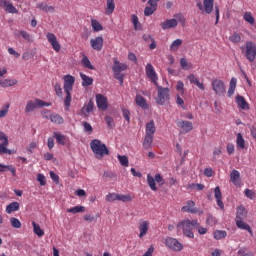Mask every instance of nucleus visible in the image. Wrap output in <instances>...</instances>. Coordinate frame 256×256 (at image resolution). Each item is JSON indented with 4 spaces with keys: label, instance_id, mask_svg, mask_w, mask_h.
Here are the masks:
<instances>
[{
    "label": "nucleus",
    "instance_id": "f257e3e1",
    "mask_svg": "<svg viewBox=\"0 0 256 256\" xmlns=\"http://www.w3.org/2000/svg\"><path fill=\"white\" fill-rule=\"evenodd\" d=\"M198 225H199V222L197 220L185 219L178 222L176 227L178 231H182L185 237H188L189 239H193L195 237L193 230L195 229V227H198Z\"/></svg>",
    "mask_w": 256,
    "mask_h": 256
},
{
    "label": "nucleus",
    "instance_id": "f03ea898",
    "mask_svg": "<svg viewBox=\"0 0 256 256\" xmlns=\"http://www.w3.org/2000/svg\"><path fill=\"white\" fill-rule=\"evenodd\" d=\"M63 81V89L64 93H66L64 105L66 107V111H69V108L71 107V91H73V86L75 85V77L67 74L63 76Z\"/></svg>",
    "mask_w": 256,
    "mask_h": 256
},
{
    "label": "nucleus",
    "instance_id": "7ed1b4c3",
    "mask_svg": "<svg viewBox=\"0 0 256 256\" xmlns=\"http://www.w3.org/2000/svg\"><path fill=\"white\" fill-rule=\"evenodd\" d=\"M90 148L92 149V153H94L96 159H103L105 155H109V148L107 145L103 144L101 140L94 139L90 142Z\"/></svg>",
    "mask_w": 256,
    "mask_h": 256
},
{
    "label": "nucleus",
    "instance_id": "20e7f679",
    "mask_svg": "<svg viewBox=\"0 0 256 256\" xmlns=\"http://www.w3.org/2000/svg\"><path fill=\"white\" fill-rule=\"evenodd\" d=\"M179 23L182 25V27H185L186 19L183 14H175L174 18L161 22L160 27L163 29V31H167L169 29H175Z\"/></svg>",
    "mask_w": 256,
    "mask_h": 256
},
{
    "label": "nucleus",
    "instance_id": "39448f33",
    "mask_svg": "<svg viewBox=\"0 0 256 256\" xmlns=\"http://www.w3.org/2000/svg\"><path fill=\"white\" fill-rule=\"evenodd\" d=\"M156 87L158 91V96L156 98L157 105H166V103H169L171 99V90L169 88L159 86V84H157Z\"/></svg>",
    "mask_w": 256,
    "mask_h": 256
},
{
    "label": "nucleus",
    "instance_id": "423d86ee",
    "mask_svg": "<svg viewBox=\"0 0 256 256\" xmlns=\"http://www.w3.org/2000/svg\"><path fill=\"white\" fill-rule=\"evenodd\" d=\"M41 107H51V103L41 99L29 100L25 106V113H31L35 111V109H41Z\"/></svg>",
    "mask_w": 256,
    "mask_h": 256
},
{
    "label": "nucleus",
    "instance_id": "0eeeda50",
    "mask_svg": "<svg viewBox=\"0 0 256 256\" xmlns=\"http://www.w3.org/2000/svg\"><path fill=\"white\" fill-rule=\"evenodd\" d=\"M196 7L199 9L200 13H205L206 15H211L213 13V7H215V0H197Z\"/></svg>",
    "mask_w": 256,
    "mask_h": 256
},
{
    "label": "nucleus",
    "instance_id": "6e6552de",
    "mask_svg": "<svg viewBox=\"0 0 256 256\" xmlns=\"http://www.w3.org/2000/svg\"><path fill=\"white\" fill-rule=\"evenodd\" d=\"M115 79L120 81V85H123V71H127V64L121 63L118 60H114V65L112 67Z\"/></svg>",
    "mask_w": 256,
    "mask_h": 256
},
{
    "label": "nucleus",
    "instance_id": "1a4fd4ad",
    "mask_svg": "<svg viewBox=\"0 0 256 256\" xmlns=\"http://www.w3.org/2000/svg\"><path fill=\"white\" fill-rule=\"evenodd\" d=\"M243 53L250 63L255 61L256 57V43L253 41H247L245 47H242Z\"/></svg>",
    "mask_w": 256,
    "mask_h": 256
},
{
    "label": "nucleus",
    "instance_id": "9d476101",
    "mask_svg": "<svg viewBox=\"0 0 256 256\" xmlns=\"http://www.w3.org/2000/svg\"><path fill=\"white\" fill-rule=\"evenodd\" d=\"M211 85H212V91H214V93L216 95H218L219 97H223V95H225V93H227V89L225 87V82H223V80H221L219 78H214L211 81Z\"/></svg>",
    "mask_w": 256,
    "mask_h": 256
},
{
    "label": "nucleus",
    "instance_id": "9b49d317",
    "mask_svg": "<svg viewBox=\"0 0 256 256\" xmlns=\"http://www.w3.org/2000/svg\"><path fill=\"white\" fill-rule=\"evenodd\" d=\"M0 155H13V151L8 149L9 147V137L5 132H0Z\"/></svg>",
    "mask_w": 256,
    "mask_h": 256
},
{
    "label": "nucleus",
    "instance_id": "f8f14e48",
    "mask_svg": "<svg viewBox=\"0 0 256 256\" xmlns=\"http://www.w3.org/2000/svg\"><path fill=\"white\" fill-rule=\"evenodd\" d=\"M151 227V222L149 220L140 219L138 222V237L139 239H143L149 233V229Z\"/></svg>",
    "mask_w": 256,
    "mask_h": 256
},
{
    "label": "nucleus",
    "instance_id": "ddd939ff",
    "mask_svg": "<svg viewBox=\"0 0 256 256\" xmlns=\"http://www.w3.org/2000/svg\"><path fill=\"white\" fill-rule=\"evenodd\" d=\"M165 245L172 251H182L183 250V244H181L179 240H177L173 237H167L165 239Z\"/></svg>",
    "mask_w": 256,
    "mask_h": 256
},
{
    "label": "nucleus",
    "instance_id": "4468645a",
    "mask_svg": "<svg viewBox=\"0 0 256 256\" xmlns=\"http://www.w3.org/2000/svg\"><path fill=\"white\" fill-rule=\"evenodd\" d=\"M182 213H193L197 215H203V210L195 207V202L188 200L186 205L181 208Z\"/></svg>",
    "mask_w": 256,
    "mask_h": 256
},
{
    "label": "nucleus",
    "instance_id": "2eb2a0df",
    "mask_svg": "<svg viewBox=\"0 0 256 256\" xmlns=\"http://www.w3.org/2000/svg\"><path fill=\"white\" fill-rule=\"evenodd\" d=\"M145 73L149 80L154 83V85H159L157 81H159V77L157 76V72L155 71V67H153L150 63L145 67Z\"/></svg>",
    "mask_w": 256,
    "mask_h": 256
},
{
    "label": "nucleus",
    "instance_id": "dca6fc26",
    "mask_svg": "<svg viewBox=\"0 0 256 256\" xmlns=\"http://www.w3.org/2000/svg\"><path fill=\"white\" fill-rule=\"evenodd\" d=\"M46 38L48 43H50V45L54 49V51H56V53H59V51H61V44H59V41L57 40V36H55V34L51 32H48L46 34Z\"/></svg>",
    "mask_w": 256,
    "mask_h": 256
},
{
    "label": "nucleus",
    "instance_id": "f3484780",
    "mask_svg": "<svg viewBox=\"0 0 256 256\" xmlns=\"http://www.w3.org/2000/svg\"><path fill=\"white\" fill-rule=\"evenodd\" d=\"M96 103L98 109H100L101 111H107L109 103L107 102V97L103 96V94L96 95Z\"/></svg>",
    "mask_w": 256,
    "mask_h": 256
},
{
    "label": "nucleus",
    "instance_id": "a211bd4d",
    "mask_svg": "<svg viewBox=\"0 0 256 256\" xmlns=\"http://www.w3.org/2000/svg\"><path fill=\"white\" fill-rule=\"evenodd\" d=\"M157 3H159V0H149L148 1V4L150 6H147L144 9L145 17H151V15H153V13H155L157 11Z\"/></svg>",
    "mask_w": 256,
    "mask_h": 256
},
{
    "label": "nucleus",
    "instance_id": "6ab92c4d",
    "mask_svg": "<svg viewBox=\"0 0 256 256\" xmlns=\"http://www.w3.org/2000/svg\"><path fill=\"white\" fill-rule=\"evenodd\" d=\"M177 127L182 130V133H189L193 131V123L191 121L179 120Z\"/></svg>",
    "mask_w": 256,
    "mask_h": 256
},
{
    "label": "nucleus",
    "instance_id": "aec40b11",
    "mask_svg": "<svg viewBox=\"0 0 256 256\" xmlns=\"http://www.w3.org/2000/svg\"><path fill=\"white\" fill-rule=\"evenodd\" d=\"M90 45L94 51H101L103 49V37L98 36L90 40Z\"/></svg>",
    "mask_w": 256,
    "mask_h": 256
},
{
    "label": "nucleus",
    "instance_id": "412c9836",
    "mask_svg": "<svg viewBox=\"0 0 256 256\" xmlns=\"http://www.w3.org/2000/svg\"><path fill=\"white\" fill-rule=\"evenodd\" d=\"M188 79H189L190 83H191L192 85H196V87H198V89H200V91H205V84H204L203 82H201V81L199 80V78H197V77L195 76V74H190V75L188 76Z\"/></svg>",
    "mask_w": 256,
    "mask_h": 256
},
{
    "label": "nucleus",
    "instance_id": "4be33fe9",
    "mask_svg": "<svg viewBox=\"0 0 256 256\" xmlns=\"http://www.w3.org/2000/svg\"><path fill=\"white\" fill-rule=\"evenodd\" d=\"M53 137L56 139V143H58V145H67L69 143V138L61 134V132H54Z\"/></svg>",
    "mask_w": 256,
    "mask_h": 256
},
{
    "label": "nucleus",
    "instance_id": "5701e85b",
    "mask_svg": "<svg viewBox=\"0 0 256 256\" xmlns=\"http://www.w3.org/2000/svg\"><path fill=\"white\" fill-rule=\"evenodd\" d=\"M230 181L233 185H241V173L238 170H232L230 173Z\"/></svg>",
    "mask_w": 256,
    "mask_h": 256
},
{
    "label": "nucleus",
    "instance_id": "b1692460",
    "mask_svg": "<svg viewBox=\"0 0 256 256\" xmlns=\"http://www.w3.org/2000/svg\"><path fill=\"white\" fill-rule=\"evenodd\" d=\"M214 197L217 201V205L218 207H220V209H224L225 208V205L223 204V195L221 194V188H219V186H217L215 189H214Z\"/></svg>",
    "mask_w": 256,
    "mask_h": 256
},
{
    "label": "nucleus",
    "instance_id": "393cba45",
    "mask_svg": "<svg viewBox=\"0 0 256 256\" xmlns=\"http://www.w3.org/2000/svg\"><path fill=\"white\" fill-rule=\"evenodd\" d=\"M135 103L138 107H141V109H147L148 107L147 100L141 94L136 95Z\"/></svg>",
    "mask_w": 256,
    "mask_h": 256
},
{
    "label": "nucleus",
    "instance_id": "a878e982",
    "mask_svg": "<svg viewBox=\"0 0 256 256\" xmlns=\"http://www.w3.org/2000/svg\"><path fill=\"white\" fill-rule=\"evenodd\" d=\"M236 227H238V229L248 231V233H250V235H253V231L251 230V226H249V224H247L243 220H236Z\"/></svg>",
    "mask_w": 256,
    "mask_h": 256
},
{
    "label": "nucleus",
    "instance_id": "bb28decb",
    "mask_svg": "<svg viewBox=\"0 0 256 256\" xmlns=\"http://www.w3.org/2000/svg\"><path fill=\"white\" fill-rule=\"evenodd\" d=\"M247 217L245 207L239 206L236 211V221H243Z\"/></svg>",
    "mask_w": 256,
    "mask_h": 256
},
{
    "label": "nucleus",
    "instance_id": "cd10ccee",
    "mask_svg": "<svg viewBox=\"0 0 256 256\" xmlns=\"http://www.w3.org/2000/svg\"><path fill=\"white\" fill-rule=\"evenodd\" d=\"M236 103L238 107H240V109H243L244 111H247L249 109V104L243 96H237Z\"/></svg>",
    "mask_w": 256,
    "mask_h": 256
},
{
    "label": "nucleus",
    "instance_id": "c85d7f7f",
    "mask_svg": "<svg viewBox=\"0 0 256 256\" xmlns=\"http://www.w3.org/2000/svg\"><path fill=\"white\" fill-rule=\"evenodd\" d=\"M50 121L51 123H55V125H63L65 123L63 117H61V115L57 113H52V115L50 116Z\"/></svg>",
    "mask_w": 256,
    "mask_h": 256
},
{
    "label": "nucleus",
    "instance_id": "c756f323",
    "mask_svg": "<svg viewBox=\"0 0 256 256\" xmlns=\"http://www.w3.org/2000/svg\"><path fill=\"white\" fill-rule=\"evenodd\" d=\"M235 89H237V78L233 77L230 80L229 89H228V97H233L235 93Z\"/></svg>",
    "mask_w": 256,
    "mask_h": 256
},
{
    "label": "nucleus",
    "instance_id": "7c9ffc66",
    "mask_svg": "<svg viewBox=\"0 0 256 256\" xmlns=\"http://www.w3.org/2000/svg\"><path fill=\"white\" fill-rule=\"evenodd\" d=\"M155 131H157V129L155 128V122L153 120H151L150 122H148L146 124V131H145L146 134L145 135L154 136Z\"/></svg>",
    "mask_w": 256,
    "mask_h": 256
},
{
    "label": "nucleus",
    "instance_id": "2f4dec72",
    "mask_svg": "<svg viewBox=\"0 0 256 256\" xmlns=\"http://www.w3.org/2000/svg\"><path fill=\"white\" fill-rule=\"evenodd\" d=\"M19 202H12L6 207V213L11 215V213H15V211H19Z\"/></svg>",
    "mask_w": 256,
    "mask_h": 256
},
{
    "label": "nucleus",
    "instance_id": "473e14b6",
    "mask_svg": "<svg viewBox=\"0 0 256 256\" xmlns=\"http://www.w3.org/2000/svg\"><path fill=\"white\" fill-rule=\"evenodd\" d=\"M80 77L82 79L83 87H89V85H93V78H91L83 73H80Z\"/></svg>",
    "mask_w": 256,
    "mask_h": 256
},
{
    "label": "nucleus",
    "instance_id": "72a5a7b5",
    "mask_svg": "<svg viewBox=\"0 0 256 256\" xmlns=\"http://www.w3.org/2000/svg\"><path fill=\"white\" fill-rule=\"evenodd\" d=\"M10 171V173H12L13 177H15V175L17 174V170L15 169L14 166H7V165H3L0 164V173H5V171Z\"/></svg>",
    "mask_w": 256,
    "mask_h": 256
},
{
    "label": "nucleus",
    "instance_id": "f704fd0d",
    "mask_svg": "<svg viewBox=\"0 0 256 256\" xmlns=\"http://www.w3.org/2000/svg\"><path fill=\"white\" fill-rule=\"evenodd\" d=\"M17 85L16 79H4L0 82V87H13Z\"/></svg>",
    "mask_w": 256,
    "mask_h": 256
},
{
    "label": "nucleus",
    "instance_id": "c9c22d12",
    "mask_svg": "<svg viewBox=\"0 0 256 256\" xmlns=\"http://www.w3.org/2000/svg\"><path fill=\"white\" fill-rule=\"evenodd\" d=\"M32 227L37 237H43V235H45V231H43V229H41V226H39V224H36L35 221L32 222Z\"/></svg>",
    "mask_w": 256,
    "mask_h": 256
},
{
    "label": "nucleus",
    "instance_id": "e433bc0d",
    "mask_svg": "<svg viewBox=\"0 0 256 256\" xmlns=\"http://www.w3.org/2000/svg\"><path fill=\"white\" fill-rule=\"evenodd\" d=\"M93 101H89L87 104H85L82 108V113H84V115L87 117V115H89V113L93 112Z\"/></svg>",
    "mask_w": 256,
    "mask_h": 256
},
{
    "label": "nucleus",
    "instance_id": "4c0bfd02",
    "mask_svg": "<svg viewBox=\"0 0 256 256\" xmlns=\"http://www.w3.org/2000/svg\"><path fill=\"white\" fill-rule=\"evenodd\" d=\"M155 178L151 174L147 175V184L152 191H157V184L155 183Z\"/></svg>",
    "mask_w": 256,
    "mask_h": 256
},
{
    "label": "nucleus",
    "instance_id": "58836bf2",
    "mask_svg": "<svg viewBox=\"0 0 256 256\" xmlns=\"http://www.w3.org/2000/svg\"><path fill=\"white\" fill-rule=\"evenodd\" d=\"M236 145L238 149H245V139L241 133L237 134Z\"/></svg>",
    "mask_w": 256,
    "mask_h": 256
},
{
    "label": "nucleus",
    "instance_id": "ea45409f",
    "mask_svg": "<svg viewBox=\"0 0 256 256\" xmlns=\"http://www.w3.org/2000/svg\"><path fill=\"white\" fill-rule=\"evenodd\" d=\"M183 45V40L181 39H176L172 42V44L170 45V51H172L173 53H175V51L179 50V47Z\"/></svg>",
    "mask_w": 256,
    "mask_h": 256
},
{
    "label": "nucleus",
    "instance_id": "a19ab883",
    "mask_svg": "<svg viewBox=\"0 0 256 256\" xmlns=\"http://www.w3.org/2000/svg\"><path fill=\"white\" fill-rule=\"evenodd\" d=\"M243 19L246 23H249V25H255V17H253L251 12H245Z\"/></svg>",
    "mask_w": 256,
    "mask_h": 256
},
{
    "label": "nucleus",
    "instance_id": "79ce46f5",
    "mask_svg": "<svg viewBox=\"0 0 256 256\" xmlns=\"http://www.w3.org/2000/svg\"><path fill=\"white\" fill-rule=\"evenodd\" d=\"M153 137L151 135L145 134L144 142H143V147L145 149H150L152 143H153Z\"/></svg>",
    "mask_w": 256,
    "mask_h": 256
},
{
    "label": "nucleus",
    "instance_id": "37998d69",
    "mask_svg": "<svg viewBox=\"0 0 256 256\" xmlns=\"http://www.w3.org/2000/svg\"><path fill=\"white\" fill-rule=\"evenodd\" d=\"M213 235H214V239L219 241V240L225 239V237H227V231H225V230H216V231H214Z\"/></svg>",
    "mask_w": 256,
    "mask_h": 256
},
{
    "label": "nucleus",
    "instance_id": "c03bdc74",
    "mask_svg": "<svg viewBox=\"0 0 256 256\" xmlns=\"http://www.w3.org/2000/svg\"><path fill=\"white\" fill-rule=\"evenodd\" d=\"M67 213H73L74 215L77 213H85V207L84 206H75L72 208H68Z\"/></svg>",
    "mask_w": 256,
    "mask_h": 256
},
{
    "label": "nucleus",
    "instance_id": "a18cd8bd",
    "mask_svg": "<svg viewBox=\"0 0 256 256\" xmlns=\"http://www.w3.org/2000/svg\"><path fill=\"white\" fill-rule=\"evenodd\" d=\"M91 27L96 33H98V31H103V25H101V23L95 19L91 20Z\"/></svg>",
    "mask_w": 256,
    "mask_h": 256
},
{
    "label": "nucleus",
    "instance_id": "49530a36",
    "mask_svg": "<svg viewBox=\"0 0 256 256\" xmlns=\"http://www.w3.org/2000/svg\"><path fill=\"white\" fill-rule=\"evenodd\" d=\"M107 1V8H106V15H111L115 11V1L113 0H106Z\"/></svg>",
    "mask_w": 256,
    "mask_h": 256
},
{
    "label": "nucleus",
    "instance_id": "de8ad7c7",
    "mask_svg": "<svg viewBox=\"0 0 256 256\" xmlns=\"http://www.w3.org/2000/svg\"><path fill=\"white\" fill-rule=\"evenodd\" d=\"M180 65L182 69H184L185 71H189V69H193V64L188 63L187 59L185 58H181Z\"/></svg>",
    "mask_w": 256,
    "mask_h": 256
},
{
    "label": "nucleus",
    "instance_id": "09e8293b",
    "mask_svg": "<svg viewBox=\"0 0 256 256\" xmlns=\"http://www.w3.org/2000/svg\"><path fill=\"white\" fill-rule=\"evenodd\" d=\"M9 107H11L9 103H5V105L2 106L0 110V119H3V117H7V113H9Z\"/></svg>",
    "mask_w": 256,
    "mask_h": 256
},
{
    "label": "nucleus",
    "instance_id": "8fccbe9b",
    "mask_svg": "<svg viewBox=\"0 0 256 256\" xmlns=\"http://www.w3.org/2000/svg\"><path fill=\"white\" fill-rule=\"evenodd\" d=\"M81 63L82 65H84V67H86V69H95V67L91 64V61L87 56H83Z\"/></svg>",
    "mask_w": 256,
    "mask_h": 256
},
{
    "label": "nucleus",
    "instance_id": "3c124183",
    "mask_svg": "<svg viewBox=\"0 0 256 256\" xmlns=\"http://www.w3.org/2000/svg\"><path fill=\"white\" fill-rule=\"evenodd\" d=\"M117 158L122 167H129V158L127 156L118 155Z\"/></svg>",
    "mask_w": 256,
    "mask_h": 256
},
{
    "label": "nucleus",
    "instance_id": "603ef678",
    "mask_svg": "<svg viewBox=\"0 0 256 256\" xmlns=\"http://www.w3.org/2000/svg\"><path fill=\"white\" fill-rule=\"evenodd\" d=\"M10 224L13 229H21V221L15 217L10 218Z\"/></svg>",
    "mask_w": 256,
    "mask_h": 256
},
{
    "label": "nucleus",
    "instance_id": "864d4df0",
    "mask_svg": "<svg viewBox=\"0 0 256 256\" xmlns=\"http://www.w3.org/2000/svg\"><path fill=\"white\" fill-rule=\"evenodd\" d=\"M106 201L108 203H113V201H119V194H117V193H109L106 196Z\"/></svg>",
    "mask_w": 256,
    "mask_h": 256
},
{
    "label": "nucleus",
    "instance_id": "5fc2aeb1",
    "mask_svg": "<svg viewBox=\"0 0 256 256\" xmlns=\"http://www.w3.org/2000/svg\"><path fill=\"white\" fill-rule=\"evenodd\" d=\"M206 225H210V227H214V225H217V218L213 217V215L208 214L206 219Z\"/></svg>",
    "mask_w": 256,
    "mask_h": 256
},
{
    "label": "nucleus",
    "instance_id": "6e6d98bb",
    "mask_svg": "<svg viewBox=\"0 0 256 256\" xmlns=\"http://www.w3.org/2000/svg\"><path fill=\"white\" fill-rule=\"evenodd\" d=\"M176 90L180 95H185V84L183 81L179 80L176 85Z\"/></svg>",
    "mask_w": 256,
    "mask_h": 256
},
{
    "label": "nucleus",
    "instance_id": "4d7b16f0",
    "mask_svg": "<svg viewBox=\"0 0 256 256\" xmlns=\"http://www.w3.org/2000/svg\"><path fill=\"white\" fill-rule=\"evenodd\" d=\"M118 201H122L123 203H127L129 201H133V197L130 196V194H118Z\"/></svg>",
    "mask_w": 256,
    "mask_h": 256
},
{
    "label": "nucleus",
    "instance_id": "13d9d810",
    "mask_svg": "<svg viewBox=\"0 0 256 256\" xmlns=\"http://www.w3.org/2000/svg\"><path fill=\"white\" fill-rule=\"evenodd\" d=\"M131 21L134 25V29L137 31V29L141 27V24L139 23V18L137 17V15L133 14L131 16Z\"/></svg>",
    "mask_w": 256,
    "mask_h": 256
},
{
    "label": "nucleus",
    "instance_id": "bf43d9fd",
    "mask_svg": "<svg viewBox=\"0 0 256 256\" xmlns=\"http://www.w3.org/2000/svg\"><path fill=\"white\" fill-rule=\"evenodd\" d=\"M229 40L232 43H241V35L239 33L235 32L233 35L229 37Z\"/></svg>",
    "mask_w": 256,
    "mask_h": 256
},
{
    "label": "nucleus",
    "instance_id": "052dcab7",
    "mask_svg": "<svg viewBox=\"0 0 256 256\" xmlns=\"http://www.w3.org/2000/svg\"><path fill=\"white\" fill-rule=\"evenodd\" d=\"M5 11L12 14L18 13L17 8H15V6H13L11 2H9L8 5L5 7Z\"/></svg>",
    "mask_w": 256,
    "mask_h": 256
},
{
    "label": "nucleus",
    "instance_id": "680f3d73",
    "mask_svg": "<svg viewBox=\"0 0 256 256\" xmlns=\"http://www.w3.org/2000/svg\"><path fill=\"white\" fill-rule=\"evenodd\" d=\"M37 181L40 183L42 187H45V185H47V178H45V175L43 174L37 175Z\"/></svg>",
    "mask_w": 256,
    "mask_h": 256
},
{
    "label": "nucleus",
    "instance_id": "e2e57ef3",
    "mask_svg": "<svg viewBox=\"0 0 256 256\" xmlns=\"http://www.w3.org/2000/svg\"><path fill=\"white\" fill-rule=\"evenodd\" d=\"M41 115L42 117H44V119H51V116L53 115V113L51 112V110L43 109L41 111Z\"/></svg>",
    "mask_w": 256,
    "mask_h": 256
},
{
    "label": "nucleus",
    "instance_id": "0e129e2a",
    "mask_svg": "<svg viewBox=\"0 0 256 256\" xmlns=\"http://www.w3.org/2000/svg\"><path fill=\"white\" fill-rule=\"evenodd\" d=\"M244 194L246 195V197H248V199H255L256 197L255 192L250 189H245Z\"/></svg>",
    "mask_w": 256,
    "mask_h": 256
},
{
    "label": "nucleus",
    "instance_id": "69168bd1",
    "mask_svg": "<svg viewBox=\"0 0 256 256\" xmlns=\"http://www.w3.org/2000/svg\"><path fill=\"white\" fill-rule=\"evenodd\" d=\"M238 255L253 256V252H247V248H241L240 250H238Z\"/></svg>",
    "mask_w": 256,
    "mask_h": 256
},
{
    "label": "nucleus",
    "instance_id": "338daca9",
    "mask_svg": "<svg viewBox=\"0 0 256 256\" xmlns=\"http://www.w3.org/2000/svg\"><path fill=\"white\" fill-rule=\"evenodd\" d=\"M195 229H197L199 235H205L207 233V228L201 226L199 223L198 226H195Z\"/></svg>",
    "mask_w": 256,
    "mask_h": 256
},
{
    "label": "nucleus",
    "instance_id": "774afa93",
    "mask_svg": "<svg viewBox=\"0 0 256 256\" xmlns=\"http://www.w3.org/2000/svg\"><path fill=\"white\" fill-rule=\"evenodd\" d=\"M105 121L110 129L115 125L113 118L110 116H106Z\"/></svg>",
    "mask_w": 256,
    "mask_h": 256
}]
</instances>
